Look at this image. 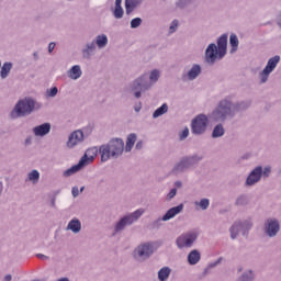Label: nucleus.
<instances>
[{
    "mask_svg": "<svg viewBox=\"0 0 281 281\" xmlns=\"http://www.w3.org/2000/svg\"><path fill=\"white\" fill-rule=\"evenodd\" d=\"M99 153L101 161H109L111 157H120L124 153V140L120 138L112 139L108 145H102Z\"/></svg>",
    "mask_w": 281,
    "mask_h": 281,
    "instance_id": "1",
    "label": "nucleus"
},
{
    "mask_svg": "<svg viewBox=\"0 0 281 281\" xmlns=\"http://www.w3.org/2000/svg\"><path fill=\"white\" fill-rule=\"evenodd\" d=\"M227 54V35H222L216 44H210L205 50L206 61L214 63L216 58H223Z\"/></svg>",
    "mask_w": 281,
    "mask_h": 281,
    "instance_id": "2",
    "label": "nucleus"
},
{
    "mask_svg": "<svg viewBox=\"0 0 281 281\" xmlns=\"http://www.w3.org/2000/svg\"><path fill=\"white\" fill-rule=\"evenodd\" d=\"M98 157V147L88 148L83 155V157L79 160L78 165L72 166L70 169L64 172L65 177H71L75 172H78L80 168H85V166H89Z\"/></svg>",
    "mask_w": 281,
    "mask_h": 281,
    "instance_id": "3",
    "label": "nucleus"
},
{
    "mask_svg": "<svg viewBox=\"0 0 281 281\" xmlns=\"http://www.w3.org/2000/svg\"><path fill=\"white\" fill-rule=\"evenodd\" d=\"M34 100L32 99H24L18 102L15 105V112L11 113L12 117H21L23 115H30L32 111H34Z\"/></svg>",
    "mask_w": 281,
    "mask_h": 281,
    "instance_id": "4",
    "label": "nucleus"
},
{
    "mask_svg": "<svg viewBox=\"0 0 281 281\" xmlns=\"http://www.w3.org/2000/svg\"><path fill=\"white\" fill-rule=\"evenodd\" d=\"M227 115H232V103L227 100L221 101L217 109L213 112L215 122H223Z\"/></svg>",
    "mask_w": 281,
    "mask_h": 281,
    "instance_id": "5",
    "label": "nucleus"
},
{
    "mask_svg": "<svg viewBox=\"0 0 281 281\" xmlns=\"http://www.w3.org/2000/svg\"><path fill=\"white\" fill-rule=\"evenodd\" d=\"M207 116L199 114L191 123V131L193 135H203L207 131Z\"/></svg>",
    "mask_w": 281,
    "mask_h": 281,
    "instance_id": "6",
    "label": "nucleus"
},
{
    "mask_svg": "<svg viewBox=\"0 0 281 281\" xmlns=\"http://www.w3.org/2000/svg\"><path fill=\"white\" fill-rule=\"evenodd\" d=\"M144 214V209H138L131 215H127L123 217L117 224H116V232H121V229H124L126 225H132L134 221H137L142 215Z\"/></svg>",
    "mask_w": 281,
    "mask_h": 281,
    "instance_id": "7",
    "label": "nucleus"
},
{
    "mask_svg": "<svg viewBox=\"0 0 281 281\" xmlns=\"http://www.w3.org/2000/svg\"><path fill=\"white\" fill-rule=\"evenodd\" d=\"M198 236L199 235L194 232L180 235L176 240L177 247H179V249H183V247H192Z\"/></svg>",
    "mask_w": 281,
    "mask_h": 281,
    "instance_id": "8",
    "label": "nucleus"
},
{
    "mask_svg": "<svg viewBox=\"0 0 281 281\" xmlns=\"http://www.w3.org/2000/svg\"><path fill=\"white\" fill-rule=\"evenodd\" d=\"M278 63H280V56L278 55L268 60L266 68L261 72V82H267L269 74H271L276 67H278Z\"/></svg>",
    "mask_w": 281,
    "mask_h": 281,
    "instance_id": "9",
    "label": "nucleus"
},
{
    "mask_svg": "<svg viewBox=\"0 0 281 281\" xmlns=\"http://www.w3.org/2000/svg\"><path fill=\"white\" fill-rule=\"evenodd\" d=\"M260 177H262V167H257L248 176L246 180L247 186H254L255 183H258L260 181Z\"/></svg>",
    "mask_w": 281,
    "mask_h": 281,
    "instance_id": "10",
    "label": "nucleus"
},
{
    "mask_svg": "<svg viewBox=\"0 0 281 281\" xmlns=\"http://www.w3.org/2000/svg\"><path fill=\"white\" fill-rule=\"evenodd\" d=\"M83 138H85V134L82 133V131H75L69 136V139L67 142L68 148H74V146L80 144V142H82Z\"/></svg>",
    "mask_w": 281,
    "mask_h": 281,
    "instance_id": "11",
    "label": "nucleus"
},
{
    "mask_svg": "<svg viewBox=\"0 0 281 281\" xmlns=\"http://www.w3.org/2000/svg\"><path fill=\"white\" fill-rule=\"evenodd\" d=\"M135 254H137L139 258H148L153 254V245L143 244L137 247Z\"/></svg>",
    "mask_w": 281,
    "mask_h": 281,
    "instance_id": "12",
    "label": "nucleus"
},
{
    "mask_svg": "<svg viewBox=\"0 0 281 281\" xmlns=\"http://www.w3.org/2000/svg\"><path fill=\"white\" fill-rule=\"evenodd\" d=\"M278 232H280V224L278 223V221L268 220V225L266 227V234H268V236H276V234H278Z\"/></svg>",
    "mask_w": 281,
    "mask_h": 281,
    "instance_id": "13",
    "label": "nucleus"
},
{
    "mask_svg": "<svg viewBox=\"0 0 281 281\" xmlns=\"http://www.w3.org/2000/svg\"><path fill=\"white\" fill-rule=\"evenodd\" d=\"M183 212V204L171 207L167 213L162 216V221H170V218H175L177 214H181Z\"/></svg>",
    "mask_w": 281,
    "mask_h": 281,
    "instance_id": "14",
    "label": "nucleus"
},
{
    "mask_svg": "<svg viewBox=\"0 0 281 281\" xmlns=\"http://www.w3.org/2000/svg\"><path fill=\"white\" fill-rule=\"evenodd\" d=\"M52 131V125L49 123H44L42 125H38L34 127L33 132L37 137H43L44 135H47Z\"/></svg>",
    "mask_w": 281,
    "mask_h": 281,
    "instance_id": "15",
    "label": "nucleus"
},
{
    "mask_svg": "<svg viewBox=\"0 0 281 281\" xmlns=\"http://www.w3.org/2000/svg\"><path fill=\"white\" fill-rule=\"evenodd\" d=\"M135 142H137V135L130 134L126 139V146H125L126 153H131V150H133V147L135 146Z\"/></svg>",
    "mask_w": 281,
    "mask_h": 281,
    "instance_id": "16",
    "label": "nucleus"
},
{
    "mask_svg": "<svg viewBox=\"0 0 281 281\" xmlns=\"http://www.w3.org/2000/svg\"><path fill=\"white\" fill-rule=\"evenodd\" d=\"M69 78H71V80H78V78H80V76H82V70L80 69V66L76 65L74 66L69 72H68Z\"/></svg>",
    "mask_w": 281,
    "mask_h": 281,
    "instance_id": "17",
    "label": "nucleus"
},
{
    "mask_svg": "<svg viewBox=\"0 0 281 281\" xmlns=\"http://www.w3.org/2000/svg\"><path fill=\"white\" fill-rule=\"evenodd\" d=\"M67 228L70 229V232L78 234V232H80V229H82V224L78 220H71L68 223Z\"/></svg>",
    "mask_w": 281,
    "mask_h": 281,
    "instance_id": "18",
    "label": "nucleus"
},
{
    "mask_svg": "<svg viewBox=\"0 0 281 281\" xmlns=\"http://www.w3.org/2000/svg\"><path fill=\"white\" fill-rule=\"evenodd\" d=\"M201 260V254L198 250H192L188 256L189 265H196Z\"/></svg>",
    "mask_w": 281,
    "mask_h": 281,
    "instance_id": "19",
    "label": "nucleus"
},
{
    "mask_svg": "<svg viewBox=\"0 0 281 281\" xmlns=\"http://www.w3.org/2000/svg\"><path fill=\"white\" fill-rule=\"evenodd\" d=\"M132 89L134 91H144V89H148V87L146 86V82H144V77L137 79L136 81H134Z\"/></svg>",
    "mask_w": 281,
    "mask_h": 281,
    "instance_id": "20",
    "label": "nucleus"
},
{
    "mask_svg": "<svg viewBox=\"0 0 281 281\" xmlns=\"http://www.w3.org/2000/svg\"><path fill=\"white\" fill-rule=\"evenodd\" d=\"M139 3V0H125V10L126 14H131L135 8H137V4Z\"/></svg>",
    "mask_w": 281,
    "mask_h": 281,
    "instance_id": "21",
    "label": "nucleus"
},
{
    "mask_svg": "<svg viewBox=\"0 0 281 281\" xmlns=\"http://www.w3.org/2000/svg\"><path fill=\"white\" fill-rule=\"evenodd\" d=\"M188 166H190V158H184L173 168V172H181L182 170H186Z\"/></svg>",
    "mask_w": 281,
    "mask_h": 281,
    "instance_id": "22",
    "label": "nucleus"
},
{
    "mask_svg": "<svg viewBox=\"0 0 281 281\" xmlns=\"http://www.w3.org/2000/svg\"><path fill=\"white\" fill-rule=\"evenodd\" d=\"M170 268L164 267L158 271V280L166 281L167 278H170Z\"/></svg>",
    "mask_w": 281,
    "mask_h": 281,
    "instance_id": "23",
    "label": "nucleus"
},
{
    "mask_svg": "<svg viewBox=\"0 0 281 281\" xmlns=\"http://www.w3.org/2000/svg\"><path fill=\"white\" fill-rule=\"evenodd\" d=\"M201 74V66L194 65L188 72L189 80H194Z\"/></svg>",
    "mask_w": 281,
    "mask_h": 281,
    "instance_id": "24",
    "label": "nucleus"
},
{
    "mask_svg": "<svg viewBox=\"0 0 281 281\" xmlns=\"http://www.w3.org/2000/svg\"><path fill=\"white\" fill-rule=\"evenodd\" d=\"M95 43H97L98 47H100V48L106 47V43H109V38L104 34L98 35Z\"/></svg>",
    "mask_w": 281,
    "mask_h": 281,
    "instance_id": "25",
    "label": "nucleus"
},
{
    "mask_svg": "<svg viewBox=\"0 0 281 281\" xmlns=\"http://www.w3.org/2000/svg\"><path fill=\"white\" fill-rule=\"evenodd\" d=\"M164 113H168V104L164 103L160 108H158L154 114L153 117H161Z\"/></svg>",
    "mask_w": 281,
    "mask_h": 281,
    "instance_id": "26",
    "label": "nucleus"
},
{
    "mask_svg": "<svg viewBox=\"0 0 281 281\" xmlns=\"http://www.w3.org/2000/svg\"><path fill=\"white\" fill-rule=\"evenodd\" d=\"M225 135V128H223V125H216L213 130L212 137H223Z\"/></svg>",
    "mask_w": 281,
    "mask_h": 281,
    "instance_id": "27",
    "label": "nucleus"
},
{
    "mask_svg": "<svg viewBox=\"0 0 281 281\" xmlns=\"http://www.w3.org/2000/svg\"><path fill=\"white\" fill-rule=\"evenodd\" d=\"M229 44L232 46V52H236L238 49V36L232 34L229 37Z\"/></svg>",
    "mask_w": 281,
    "mask_h": 281,
    "instance_id": "28",
    "label": "nucleus"
},
{
    "mask_svg": "<svg viewBox=\"0 0 281 281\" xmlns=\"http://www.w3.org/2000/svg\"><path fill=\"white\" fill-rule=\"evenodd\" d=\"M12 69V64L10 63H5L2 66V70H1V78H8V75L10 74V70Z\"/></svg>",
    "mask_w": 281,
    "mask_h": 281,
    "instance_id": "29",
    "label": "nucleus"
},
{
    "mask_svg": "<svg viewBox=\"0 0 281 281\" xmlns=\"http://www.w3.org/2000/svg\"><path fill=\"white\" fill-rule=\"evenodd\" d=\"M240 227H243V224L240 223H235L232 227H231V237L234 239L236 238V236H238V229H240Z\"/></svg>",
    "mask_w": 281,
    "mask_h": 281,
    "instance_id": "30",
    "label": "nucleus"
},
{
    "mask_svg": "<svg viewBox=\"0 0 281 281\" xmlns=\"http://www.w3.org/2000/svg\"><path fill=\"white\" fill-rule=\"evenodd\" d=\"M41 177V173H38L37 170H33L31 173H29L30 181H33V183H36Z\"/></svg>",
    "mask_w": 281,
    "mask_h": 281,
    "instance_id": "31",
    "label": "nucleus"
},
{
    "mask_svg": "<svg viewBox=\"0 0 281 281\" xmlns=\"http://www.w3.org/2000/svg\"><path fill=\"white\" fill-rule=\"evenodd\" d=\"M114 16L115 19H122L124 16V9L122 7H115Z\"/></svg>",
    "mask_w": 281,
    "mask_h": 281,
    "instance_id": "32",
    "label": "nucleus"
},
{
    "mask_svg": "<svg viewBox=\"0 0 281 281\" xmlns=\"http://www.w3.org/2000/svg\"><path fill=\"white\" fill-rule=\"evenodd\" d=\"M149 78L151 82H157L159 80V70H153Z\"/></svg>",
    "mask_w": 281,
    "mask_h": 281,
    "instance_id": "33",
    "label": "nucleus"
},
{
    "mask_svg": "<svg viewBox=\"0 0 281 281\" xmlns=\"http://www.w3.org/2000/svg\"><path fill=\"white\" fill-rule=\"evenodd\" d=\"M199 205L201 210H207V207H210V200L203 199L200 201Z\"/></svg>",
    "mask_w": 281,
    "mask_h": 281,
    "instance_id": "34",
    "label": "nucleus"
},
{
    "mask_svg": "<svg viewBox=\"0 0 281 281\" xmlns=\"http://www.w3.org/2000/svg\"><path fill=\"white\" fill-rule=\"evenodd\" d=\"M139 25H142V20L139 18H135L131 21L132 29L139 27Z\"/></svg>",
    "mask_w": 281,
    "mask_h": 281,
    "instance_id": "35",
    "label": "nucleus"
},
{
    "mask_svg": "<svg viewBox=\"0 0 281 281\" xmlns=\"http://www.w3.org/2000/svg\"><path fill=\"white\" fill-rule=\"evenodd\" d=\"M254 280V273L249 271V274H243L239 281H251Z\"/></svg>",
    "mask_w": 281,
    "mask_h": 281,
    "instance_id": "36",
    "label": "nucleus"
},
{
    "mask_svg": "<svg viewBox=\"0 0 281 281\" xmlns=\"http://www.w3.org/2000/svg\"><path fill=\"white\" fill-rule=\"evenodd\" d=\"M47 93H48L49 98H55V95L58 94V88L54 87L50 90H47Z\"/></svg>",
    "mask_w": 281,
    "mask_h": 281,
    "instance_id": "37",
    "label": "nucleus"
},
{
    "mask_svg": "<svg viewBox=\"0 0 281 281\" xmlns=\"http://www.w3.org/2000/svg\"><path fill=\"white\" fill-rule=\"evenodd\" d=\"M179 26V21L173 20L171 25H170V33L172 34V32H175L177 30V27Z\"/></svg>",
    "mask_w": 281,
    "mask_h": 281,
    "instance_id": "38",
    "label": "nucleus"
},
{
    "mask_svg": "<svg viewBox=\"0 0 281 281\" xmlns=\"http://www.w3.org/2000/svg\"><path fill=\"white\" fill-rule=\"evenodd\" d=\"M190 135V130L188 127H186L181 134H180V139H186V137H188Z\"/></svg>",
    "mask_w": 281,
    "mask_h": 281,
    "instance_id": "39",
    "label": "nucleus"
},
{
    "mask_svg": "<svg viewBox=\"0 0 281 281\" xmlns=\"http://www.w3.org/2000/svg\"><path fill=\"white\" fill-rule=\"evenodd\" d=\"M175 196H177V189H171L167 195V199H175Z\"/></svg>",
    "mask_w": 281,
    "mask_h": 281,
    "instance_id": "40",
    "label": "nucleus"
},
{
    "mask_svg": "<svg viewBox=\"0 0 281 281\" xmlns=\"http://www.w3.org/2000/svg\"><path fill=\"white\" fill-rule=\"evenodd\" d=\"M245 201H247V199L245 196H239L237 199V205H244L245 204Z\"/></svg>",
    "mask_w": 281,
    "mask_h": 281,
    "instance_id": "41",
    "label": "nucleus"
},
{
    "mask_svg": "<svg viewBox=\"0 0 281 281\" xmlns=\"http://www.w3.org/2000/svg\"><path fill=\"white\" fill-rule=\"evenodd\" d=\"M55 47H56V43H54V42L49 43V45H48L49 54H52V52H54Z\"/></svg>",
    "mask_w": 281,
    "mask_h": 281,
    "instance_id": "42",
    "label": "nucleus"
},
{
    "mask_svg": "<svg viewBox=\"0 0 281 281\" xmlns=\"http://www.w3.org/2000/svg\"><path fill=\"white\" fill-rule=\"evenodd\" d=\"M269 175H271V168L266 167L263 170V177H269Z\"/></svg>",
    "mask_w": 281,
    "mask_h": 281,
    "instance_id": "43",
    "label": "nucleus"
},
{
    "mask_svg": "<svg viewBox=\"0 0 281 281\" xmlns=\"http://www.w3.org/2000/svg\"><path fill=\"white\" fill-rule=\"evenodd\" d=\"M80 194V191L78 190V187L72 188V196H78Z\"/></svg>",
    "mask_w": 281,
    "mask_h": 281,
    "instance_id": "44",
    "label": "nucleus"
},
{
    "mask_svg": "<svg viewBox=\"0 0 281 281\" xmlns=\"http://www.w3.org/2000/svg\"><path fill=\"white\" fill-rule=\"evenodd\" d=\"M91 49H95V42H92L90 45H88V52H91Z\"/></svg>",
    "mask_w": 281,
    "mask_h": 281,
    "instance_id": "45",
    "label": "nucleus"
},
{
    "mask_svg": "<svg viewBox=\"0 0 281 281\" xmlns=\"http://www.w3.org/2000/svg\"><path fill=\"white\" fill-rule=\"evenodd\" d=\"M115 8H122V0H115Z\"/></svg>",
    "mask_w": 281,
    "mask_h": 281,
    "instance_id": "46",
    "label": "nucleus"
},
{
    "mask_svg": "<svg viewBox=\"0 0 281 281\" xmlns=\"http://www.w3.org/2000/svg\"><path fill=\"white\" fill-rule=\"evenodd\" d=\"M37 258H40L41 260H47V256L41 254L37 255Z\"/></svg>",
    "mask_w": 281,
    "mask_h": 281,
    "instance_id": "47",
    "label": "nucleus"
},
{
    "mask_svg": "<svg viewBox=\"0 0 281 281\" xmlns=\"http://www.w3.org/2000/svg\"><path fill=\"white\" fill-rule=\"evenodd\" d=\"M4 281H12V276L11 274H7L4 277Z\"/></svg>",
    "mask_w": 281,
    "mask_h": 281,
    "instance_id": "48",
    "label": "nucleus"
},
{
    "mask_svg": "<svg viewBox=\"0 0 281 281\" xmlns=\"http://www.w3.org/2000/svg\"><path fill=\"white\" fill-rule=\"evenodd\" d=\"M135 98H142V92L140 91H136L135 92Z\"/></svg>",
    "mask_w": 281,
    "mask_h": 281,
    "instance_id": "49",
    "label": "nucleus"
},
{
    "mask_svg": "<svg viewBox=\"0 0 281 281\" xmlns=\"http://www.w3.org/2000/svg\"><path fill=\"white\" fill-rule=\"evenodd\" d=\"M142 146H143V143H142V142H138V143L136 144V148H137L138 150L142 148Z\"/></svg>",
    "mask_w": 281,
    "mask_h": 281,
    "instance_id": "50",
    "label": "nucleus"
},
{
    "mask_svg": "<svg viewBox=\"0 0 281 281\" xmlns=\"http://www.w3.org/2000/svg\"><path fill=\"white\" fill-rule=\"evenodd\" d=\"M58 281H69V279H67V278H61V279H59Z\"/></svg>",
    "mask_w": 281,
    "mask_h": 281,
    "instance_id": "51",
    "label": "nucleus"
},
{
    "mask_svg": "<svg viewBox=\"0 0 281 281\" xmlns=\"http://www.w3.org/2000/svg\"><path fill=\"white\" fill-rule=\"evenodd\" d=\"M3 190V183L0 182V193Z\"/></svg>",
    "mask_w": 281,
    "mask_h": 281,
    "instance_id": "52",
    "label": "nucleus"
},
{
    "mask_svg": "<svg viewBox=\"0 0 281 281\" xmlns=\"http://www.w3.org/2000/svg\"><path fill=\"white\" fill-rule=\"evenodd\" d=\"M83 190H85V187H81L80 192H82Z\"/></svg>",
    "mask_w": 281,
    "mask_h": 281,
    "instance_id": "53",
    "label": "nucleus"
},
{
    "mask_svg": "<svg viewBox=\"0 0 281 281\" xmlns=\"http://www.w3.org/2000/svg\"><path fill=\"white\" fill-rule=\"evenodd\" d=\"M177 186H178V187L181 186V182H177Z\"/></svg>",
    "mask_w": 281,
    "mask_h": 281,
    "instance_id": "54",
    "label": "nucleus"
}]
</instances>
